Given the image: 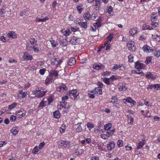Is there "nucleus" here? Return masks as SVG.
<instances>
[{
	"label": "nucleus",
	"mask_w": 160,
	"mask_h": 160,
	"mask_svg": "<svg viewBox=\"0 0 160 160\" xmlns=\"http://www.w3.org/2000/svg\"><path fill=\"white\" fill-rule=\"evenodd\" d=\"M49 18L48 16L45 17V18L42 19L37 18L36 19L37 21L38 22H45L47 20H49Z\"/></svg>",
	"instance_id": "nucleus-32"
},
{
	"label": "nucleus",
	"mask_w": 160,
	"mask_h": 160,
	"mask_svg": "<svg viewBox=\"0 0 160 160\" xmlns=\"http://www.w3.org/2000/svg\"><path fill=\"white\" fill-rule=\"evenodd\" d=\"M84 18L86 20H90L91 17L90 13L89 12H86L85 13L84 16Z\"/></svg>",
	"instance_id": "nucleus-27"
},
{
	"label": "nucleus",
	"mask_w": 160,
	"mask_h": 160,
	"mask_svg": "<svg viewBox=\"0 0 160 160\" xmlns=\"http://www.w3.org/2000/svg\"><path fill=\"white\" fill-rule=\"evenodd\" d=\"M8 37L10 38H14L17 37V35L13 32H10L8 34Z\"/></svg>",
	"instance_id": "nucleus-28"
},
{
	"label": "nucleus",
	"mask_w": 160,
	"mask_h": 160,
	"mask_svg": "<svg viewBox=\"0 0 160 160\" xmlns=\"http://www.w3.org/2000/svg\"><path fill=\"white\" fill-rule=\"evenodd\" d=\"M91 160H99V158L98 156L92 157L90 158Z\"/></svg>",
	"instance_id": "nucleus-63"
},
{
	"label": "nucleus",
	"mask_w": 160,
	"mask_h": 160,
	"mask_svg": "<svg viewBox=\"0 0 160 160\" xmlns=\"http://www.w3.org/2000/svg\"><path fill=\"white\" fill-rule=\"evenodd\" d=\"M68 95L69 96V95L67 93L66 95L62 98V103L63 104H64V105L66 104V102L65 101L68 99Z\"/></svg>",
	"instance_id": "nucleus-36"
},
{
	"label": "nucleus",
	"mask_w": 160,
	"mask_h": 160,
	"mask_svg": "<svg viewBox=\"0 0 160 160\" xmlns=\"http://www.w3.org/2000/svg\"><path fill=\"white\" fill-rule=\"evenodd\" d=\"M52 44V46L53 48H55L56 47V46L58 45L57 42L55 41V40L51 39L49 41Z\"/></svg>",
	"instance_id": "nucleus-38"
},
{
	"label": "nucleus",
	"mask_w": 160,
	"mask_h": 160,
	"mask_svg": "<svg viewBox=\"0 0 160 160\" xmlns=\"http://www.w3.org/2000/svg\"><path fill=\"white\" fill-rule=\"evenodd\" d=\"M45 144V143L44 142H41L39 144V147H38V148H39V149L41 150L42 149V148H43V147H44V146Z\"/></svg>",
	"instance_id": "nucleus-58"
},
{
	"label": "nucleus",
	"mask_w": 160,
	"mask_h": 160,
	"mask_svg": "<svg viewBox=\"0 0 160 160\" xmlns=\"http://www.w3.org/2000/svg\"><path fill=\"white\" fill-rule=\"evenodd\" d=\"M36 46H32V49L33 50V51L36 52H39V50L38 48L36 47H35Z\"/></svg>",
	"instance_id": "nucleus-59"
},
{
	"label": "nucleus",
	"mask_w": 160,
	"mask_h": 160,
	"mask_svg": "<svg viewBox=\"0 0 160 160\" xmlns=\"http://www.w3.org/2000/svg\"><path fill=\"white\" fill-rule=\"evenodd\" d=\"M157 15L156 14H153L151 15V19L152 22L155 21Z\"/></svg>",
	"instance_id": "nucleus-50"
},
{
	"label": "nucleus",
	"mask_w": 160,
	"mask_h": 160,
	"mask_svg": "<svg viewBox=\"0 0 160 160\" xmlns=\"http://www.w3.org/2000/svg\"><path fill=\"white\" fill-rule=\"evenodd\" d=\"M118 87L119 90L121 91H125L127 89L125 86V84L124 83H119Z\"/></svg>",
	"instance_id": "nucleus-14"
},
{
	"label": "nucleus",
	"mask_w": 160,
	"mask_h": 160,
	"mask_svg": "<svg viewBox=\"0 0 160 160\" xmlns=\"http://www.w3.org/2000/svg\"><path fill=\"white\" fill-rule=\"evenodd\" d=\"M151 57H147L146 58V60L145 61L146 63L147 64H148L150 63L151 62Z\"/></svg>",
	"instance_id": "nucleus-49"
},
{
	"label": "nucleus",
	"mask_w": 160,
	"mask_h": 160,
	"mask_svg": "<svg viewBox=\"0 0 160 160\" xmlns=\"http://www.w3.org/2000/svg\"><path fill=\"white\" fill-rule=\"evenodd\" d=\"M146 140L145 139L139 141V142L137 143V149H141L145 145Z\"/></svg>",
	"instance_id": "nucleus-8"
},
{
	"label": "nucleus",
	"mask_w": 160,
	"mask_h": 160,
	"mask_svg": "<svg viewBox=\"0 0 160 160\" xmlns=\"http://www.w3.org/2000/svg\"><path fill=\"white\" fill-rule=\"evenodd\" d=\"M29 43L32 45V46H36L38 45L37 44V41L34 38H31L29 42Z\"/></svg>",
	"instance_id": "nucleus-20"
},
{
	"label": "nucleus",
	"mask_w": 160,
	"mask_h": 160,
	"mask_svg": "<svg viewBox=\"0 0 160 160\" xmlns=\"http://www.w3.org/2000/svg\"><path fill=\"white\" fill-rule=\"evenodd\" d=\"M114 132H115V130L113 129V130H112L110 131H109L108 132H107L106 133V137H109L110 136H112Z\"/></svg>",
	"instance_id": "nucleus-35"
},
{
	"label": "nucleus",
	"mask_w": 160,
	"mask_h": 160,
	"mask_svg": "<svg viewBox=\"0 0 160 160\" xmlns=\"http://www.w3.org/2000/svg\"><path fill=\"white\" fill-rule=\"evenodd\" d=\"M82 7V6H80L79 5L77 6L76 7L79 13H81L82 10L83 9V8Z\"/></svg>",
	"instance_id": "nucleus-51"
},
{
	"label": "nucleus",
	"mask_w": 160,
	"mask_h": 160,
	"mask_svg": "<svg viewBox=\"0 0 160 160\" xmlns=\"http://www.w3.org/2000/svg\"><path fill=\"white\" fill-rule=\"evenodd\" d=\"M128 61L130 62H133V57L132 55H130L128 57Z\"/></svg>",
	"instance_id": "nucleus-60"
},
{
	"label": "nucleus",
	"mask_w": 160,
	"mask_h": 160,
	"mask_svg": "<svg viewBox=\"0 0 160 160\" xmlns=\"http://www.w3.org/2000/svg\"><path fill=\"white\" fill-rule=\"evenodd\" d=\"M146 115L143 114V115H144L146 117H147L149 118L151 117V113L148 110H147L146 111Z\"/></svg>",
	"instance_id": "nucleus-55"
},
{
	"label": "nucleus",
	"mask_w": 160,
	"mask_h": 160,
	"mask_svg": "<svg viewBox=\"0 0 160 160\" xmlns=\"http://www.w3.org/2000/svg\"><path fill=\"white\" fill-rule=\"evenodd\" d=\"M26 113V111L24 109H21L17 113L18 115L19 118H21L24 116Z\"/></svg>",
	"instance_id": "nucleus-13"
},
{
	"label": "nucleus",
	"mask_w": 160,
	"mask_h": 160,
	"mask_svg": "<svg viewBox=\"0 0 160 160\" xmlns=\"http://www.w3.org/2000/svg\"><path fill=\"white\" fill-rule=\"evenodd\" d=\"M87 126L89 130H90L92 128H93L94 127L93 124L92 123L88 122L87 124Z\"/></svg>",
	"instance_id": "nucleus-43"
},
{
	"label": "nucleus",
	"mask_w": 160,
	"mask_h": 160,
	"mask_svg": "<svg viewBox=\"0 0 160 160\" xmlns=\"http://www.w3.org/2000/svg\"><path fill=\"white\" fill-rule=\"evenodd\" d=\"M53 80V79L50 76H49L48 77L45 81V84H49L51 83L52 81Z\"/></svg>",
	"instance_id": "nucleus-19"
},
{
	"label": "nucleus",
	"mask_w": 160,
	"mask_h": 160,
	"mask_svg": "<svg viewBox=\"0 0 160 160\" xmlns=\"http://www.w3.org/2000/svg\"><path fill=\"white\" fill-rule=\"evenodd\" d=\"M128 117V122L132 125L133 123V119L132 116L130 114H128L127 115Z\"/></svg>",
	"instance_id": "nucleus-22"
},
{
	"label": "nucleus",
	"mask_w": 160,
	"mask_h": 160,
	"mask_svg": "<svg viewBox=\"0 0 160 160\" xmlns=\"http://www.w3.org/2000/svg\"><path fill=\"white\" fill-rule=\"evenodd\" d=\"M94 94L93 93V90L90 92L88 94L89 97L91 98H93L94 97Z\"/></svg>",
	"instance_id": "nucleus-62"
},
{
	"label": "nucleus",
	"mask_w": 160,
	"mask_h": 160,
	"mask_svg": "<svg viewBox=\"0 0 160 160\" xmlns=\"http://www.w3.org/2000/svg\"><path fill=\"white\" fill-rule=\"evenodd\" d=\"M70 42L72 44L74 45H76L79 42L78 38L75 36H73L71 38Z\"/></svg>",
	"instance_id": "nucleus-15"
},
{
	"label": "nucleus",
	"mask_w": 160,
	"mask_h": 160,
	"mask_svg": "<svg viewBox=\"0 0 160 160\" xmlns=\"http://www.w3.org/2000/svg\"><path fill=\"white\" fill-rule=\"evenodd\" d=\"M76 62V61L75 58H71L68 59L67 61L68 66H72L74 65Z\"/></svg>",
	"instance_id": "nucleus-9"
},
{
	"label": "nucleus",
	"mask_w": 160,
	"mask_h": 160,
	"mask_svg": "<svg viewBox=\"0 0 160 160\" xmlns=\"http://www.w3.org/2000/svg\"><path fill=\"white\" fill-rule=\"evenodd\" d=\"M152 37L156 41H160V36L157 34H155V35H152Z\"/></svg>",
	"instance_id": "nucleus-47"
},
{
	"label": "nucleus",
	"mask_w": 160,
	"mask_h": 160,
	"mask_svg": "<svg viewBox=\"0 0 160 160\" xmlns=\"http://www.w3.org/2000/svg\"><path fill=\"white\" fill-rule=\"evenodd\" d=\"M32 46L28 42L27 45V49L28 51L32 49Z\"/></svg>",
	"instance_id": "nucleus-53"
},
{
	"label": "nucleus",
	"mask_w": 160,
	"mask_h": 160,
	"mask_svg": "<svg viewBox=\"0 0 160 160\" xmlns=\"http://www.w3.org/2000/svg\"><path fill=\"white\" fill-rule=\"evenodd\" d=\"M82 123H79L76 124V125H78V126L76 129V131L77 132H81L82 130V128L81 126Z\"/></svg>",
	"instance_id": "nucleus-26"
},
{
	"label": "nucleus",
	"mask_w": 160,
	"mask_h": 160,
	"mask_svg": "<svg viewBox=\"0 0 160 160\" xmlns=\"http://www.w3.org/2000/svg\"><path fill=\"white\" fill-rule=\"evenodd\" d=\"M137 32V30L136 29L132 28L130 31V35L131 36H133Z\"/></svg>",
	"instance_id": "nucleus-34"
},
{
	"label": "nucleus",
	"mask_w": 160,
	"mask_h": 160,
	"mask_svg": "<svg viewBox=\"0 0 160 160\" xmlns=\"http://www.w3.org/2000/svg\"><path fill=\"white\" fill-rule=\"evenodd\" d=\"M124 100H125L126 102L130 103V105H131V106H133L136 103V102L130 97H128L126 99H123V102L125 103V101H124Z\"/></svg>",
	"instance_id": "nucleus-6"
},
{
	"label": "nucleus",
	"mask_w": 160,
	"mask_h": 160,
	"mask_svg": "<svg viewBox=\"0 0 160 160\" xmlns=\"http://www.w3.org/2000/svg\"><path fill=\"white\" fill-rule=\"evenodd\" d=\"M135 67L136 69H143L145 67V65L143 63L137 62L135 63Z\"/></svg>",
	"instance_id": "nucleus-7"
},
{
	"label": "nucleus",
	"mask_w": 160,
	"mask_h": 160,
	"mask_svg": "<svg viewBox=\"0 0 160 160\" xmlns=\"http://www.w3.org/2000/svg\"><path fill=\"white\" fill-rule=\"evenodd\" d=\"M94 68L97 69L99 70L101 69H103L104 68V66L101 64H96L94 66Z\"/></svg>",
	"instance_id": "nucleus-31"
},
{
	"label": "nucleus",
	"mask_w": 160,
	"mask_h": 160,
	"mask_svg": "<svg viewBox=\"0 0 160 160\" xmlns=\"http://www.w3.org/2000/svg\"><path fill=\"white\" fill-rule=\"evenodd\" d=\"M17 103H13L12 104L9 105L8 106V109L9 110H11L12 109H13L15 108L16 107Z\"/></svg>",
	"instance_id": "nucleus-39"
},
{
	"label": "nucleus",
	"mask_w": 160,
	"mask_h": 160,
	"mask_svg": "<svg viewBox=\"0 0 160 160\" xmlns=\"http://www.w3.org/2000/svg\"><path fill=\"white\" fill-rule=\"evenodd\" d=\"M115 147V142L113 141H112L107 144V148L108 151H111Z\"/></svg>",
	"instance_id": "nucleus-10"
},
{
	"label": "nucleus",
	"mask_w": 160,
	"mask_h": 160,
	"mask_svg": "<svg viewBox=\"0 0 160 160\" xmlns=\"http://www.w3.org/2000/svg\"><path fill=\"white\" fill-rule=\"evenodd\" d=\"M118 76H115L114 75H112L110 78H109L111 82H112L118 79Z\"/></svg>",
	"instance_id": "nucleus-41"
},
{
	"label": "nucleus",
	"mask_w": 160,
	"mask_h": 160,
	"mask_svg": "<svg viewBox=\"0 0 160 160\" xmlns=\"http://www.w3.org/2000/svg\"><path fill=\"white\" fill-rule=\"evenodd\" d=\"M51 63L53 65L57 66L58 65V58H52L51 59Z\"/></svg>",
	"instance_id": "nucleus-23"
},
{
	"label": "nucleus",
	"mask_w": 160,
	"mask_h": 160,
	"mask_svg": "<svg viewBox=\"0 0 160 160\" xmlns=\"http://www.w3.org/2000/svg\"><path fill=\"white\" fill-rule=\"evenodd\" d=\"M102 81L107 85H109L110 84V82H111L109 78H102Z\"/></svg>",
	"instance_id": "nucleus-29"
},
{
	"label": "nucleus",
	"mask_w": 160,
	"mask_h": 160,
	"mask_svg": "<svg viewBox=\"0 0 160 160\" xmlns=\"http://www.w3.org/2000/svg\"><path fill=\"white\" fill-rule=\"evenodd\" d=\"M120 64H115L113 66L112 68L114 71L119 69L120 70Z\"/></svg>",
	"instance_id": "nucleus-44"
},
{
	"label": "nucleus",
	"mask_w": 160,
	"mask_h": 160,
	"mask_svg": "<svg viewBox=\"0 0 160 160\" xmlns=\"http://www.w3.org/2000/svg\"><path fill=\"white\" fill-rule=\"evenodd\" d=\"M45 71L46 70L45 69L43 68L40 70L39 72L41 75H42L44 74Z\"/></svg>",
	"instance_id": "nucleus-61"
},
{
	"label": "nucleus",
	"mask_w": 160,
	"mask_h": 160,
	"mask_svg": "<svg viewBox=\"0 0 160 160\" xmlns=\"http://www.w3.org/2000/svg\"><path fill=\"white\" fill-rule=\"evenodd\" d=\"M71 33L69 29L66 30L63 32V34L66 36H68L69 35L70 33Z\"/></svg>",
	"instance_id": "nucleus-54"
},
{
	"label": "nucleus",
	"mask_w": 160,
	"mask_h": 160,
	"mask_svg": "<svg viewBox=\"0 0 160 160\" xmlns=\"http://www.w3.org/2000/svg\"><path fill=\"white\" fill-rule=\"evenodd\" d=\"M76 92L77 90H75L74 91H72L71 92H68V94L69 96L72 95L75 99H76L78 96V95L76 94Z\"/></svg>",
	"instance_id": "nucleus-12"
},
{
	"label": "nucleus",
	"mask_w": 160,
	"mask_h": 160,
	"mask_svg": "<svg viewBox=\"0 0 160 160\" xmlns=\"http://www.w3.org/2000/svg\"><path fill=\"white\" fill-rule=\"evenodd\" d=\"M27 95V92H24L22 90H20L18 93V97L20 100H22L26 97Z\"/></svg>",
	"instance_id": "nucleus-4"
},
{
	"label": "nucleus",
	"mask_w": 160,
	"mask_h": 160,
	"mask_svg": "<svg viewBox=\"0 0 160 160\" xmlns=\"http://www.w3.org/2000/svg\"><path fill=\"white\" fill-rule=\"evenodd\" d=\"M53 115L55 118H58L60 117V113L58 111H56L54 112Z\"/></svg>",
	"instance_id": "nucleus-33"
},
{
	"label": "nucleus",
	"mask_w": 160,
	"mask_h": 160,
	"mask_svg": "<svg viewBox=\"0 0 160 160\" xmlns=\"http://www.w3.org/2000/svg\"><path fill=\"white\" fill-rule=\"evenodd\" d=\"M47 101L42 100L40 103L38 108L39 109H42L43 107H45L46 106V104L47 103Z\"/></svg>",
	"instance_id": "nucleus-21"
},
{
	"label": "nucleus",
	"mask_w": 160,
	"mask_h": 160,
	"mask_svg": "<svg viewBox=\"0 0 160 160\" xmlns=\"http://www.w3.org/2000/svg\"><path fill=\"white\" fill-rule=\"evenodd\" d=\"M84 152L83 150L82 149H80L78 151H77L75 152V154L77 155H80L82 154Z\"/></svg>",
	"instance_id": "nucleus-46"
},
{
	"label": "nucleus",
	"mask_w": 160,
	"mask_h": 160,
	"mask_svg": "<svg viewBox=\"0 0 160 160\" xmlns=\"http://www.w3.org/2000/svg\"><path fill=\"white\" fill-rule=\"evenodd\" d=\"M23 57L24 60L26 61L31 60L33 59L32 56L27 52H24Z\"/></svg>",
	"instance_id": "nucleus-5"
},
{
	"label": "nucleus",
	"mask_w": 160,
	"mask_h": 160,
	"mask_svg": "<svg viewBox=\"0 0 160 160\" xmlns=\"http://www.w3.org/2000/svg\"><path fill=\"white\" fill-rule=\"evenodd\" d=\"M87 22H78V23L79 25H80L81 27H82L84 28H87Z\"/></svg>",
	"instance_id": "nucleus-37"
},
{
	"label": "nucleus",
	"mask_w": 160,
	"mask_h": 160,
	"mask_svg": "<svg viewBox=\"0 0 160 160\" xmlns=\"http://www.w3.org/2000/svg\"><path fill=\"white\" fill-rule=\"evenodd\" d=\"M112 127V124L110 123H108L105 125L104 127L105 130H108L110 129Z\"/></svg>",
	"instance_id": "nucleus-42"
},
{
	"label": "nucleus",
	"mask_w": 160,
	"mask_h": 160,
	"mask_svg": "<svg viewBox=\"0 0 160 160\" xmlns=\"http://www.w3.org/2000/svg\"><path fill=\"white\" fill-rule=\"evenodd\" d=\"M60 86L62 91L66 90L67 89V88L65 84H62Z\"/></svg>",
	"instance_id": "nucleus-57"
},
{
	"label": "nucleus",
	"mask_w": 160,
	"mask_h": 160,
	"mask_svg": "<svg viewBox=\"0 0 160 160\" xmlns=\"http://www.w3.org/2000/svg\"><path fill=\"white\" fill-rule=\"evenodd\" d=\"M143 51L146 53L153 52L154 49L147 45H144L142 47Z\"/></svg>",
	"instance_id": "nucleus-3"
},
{
	"label": "nucleus",
	"mask_w": 160,
	"mask_h": 160,
	"mask_svg": "<svg viewBox=\"0 0 160 160\" xmlns=\"http://www.w3.org/2000/svg\"><path fill=\"white\" fill-rule=\"evenodd\" d=\"M70 142L68 141H62L61 142V145L65 147H67L68 145L70 144Z\"/></svg>",
	"instance_id": "nucleus-25"
},
{
	"label": "nucleus",
	"mask_w": 160,
	"mask_h": 160,
	"mask_svg": "<svg viewBox=\"0 0 160 160\" xmlns=\"http://www.w3.org/2000/svg\"><path fill=\"white\" fill-rule=\"evenodd\" d=\"M153 52L155 56L158 57L160 56V51H156L154 50Z\"/></svg>",
	"instance_id": "nucleus-48"
},
{
	"label": "nucleus",
	"mask_w": 160,
	"mask_h": 160,
	"mask_svg": "<svg viewBox=\"0 0 160 160\" xmlns=\"http://www.w3.org/2000/svg\"><path fill=\"white\" fill-rule=\"evenodd\" d=\"M16 117L14 115H12L10 118V120L12 122H14L16 120Z\"/></svg>",
	"instance_id": "nucleus-64"
},
{
	"label": "nucleus",
	"mask_w": 160,
	"mask_h": 160,
	"mask_svg": "<svg viewBox=\"0 0 160 160\" xmlns=\"http://www.w3.org/2000/svg\"><path fill=\"white\" fill-rule=\"evenodd\" d=\"M117 145L119 147H122L123 146V142L122 140H119L117 142Z\"/></svg>",
	"instance_id": "nucleus-45"
},
{
	"label": "nucleus",
	"mask_w": 160,
	"mask_h": 160,
	"mask_svg": "<svg viewBox=\"0 0 160 160\" xmlns=\"http://www.w3.org/2000/svg\"><path fill=\"white\" fill-rule=\"evenodd\" d=\"M47 92L46 90H44L43 89H40L33 91L32 92L33 94L35 95V97L40 98L44 96Z\"/></svg>",
	"instance_id": "nucleus-1"
},
{
	"label": "nucleus",
	"mask_w": 160,
	"mask_h": 160,
	"mask_svg": "<svg viewBox=\"0 0 160 160\" xmlns=\"http://www.w3.org/2000/svg\"><path fill=\"white\" fill-rule=\"evenodd\" d=\"M58 71L55 70H51L49 73V75L53 77H57L58 76Z\"/></svg>",
	"instance_id": "nucleus-18"
},
{
	"label": "nucleus",
	"mask_w": 160,
	"mask_h": 160,
	"mask_svg": "<svg viewBox=\"0 0 160 160\" xmlns=\"http://www.w3.org/2000/svg\"><path fill=\"white\" fill-rule=\"evenodd\" d=\"M100 0H95L96 4L94 6V9L96 10H97L98 9L100 6Z\"/></svg>",
	"instance_id": "nucleus-30"
},
{
	"label": "nucleus",
	"mask_w": 160,
	"mask_h": 160,
	"mask_svg": "<svg viewBox=\"0 0 160 160\" xmlns=\"http://www.w3.org/2000/svg\"><path fill=\"white\" fill-rule=\"evenodd\" d=\"M106 12L108 14H111L113 10V8L111 6L108 7Z\"/></svg>",
	"instance_id": "nucleus-40"
},
{
	"label": "nucleus",
	"mask_w": 160,
	"mask_h": 160,
	"mask_svg": "<svg viewBox=\"0 0 160 160\" xmlns=\"http://www.w3.org/2000/svg\"><path fill=\"white\" fill-rule=\"evenodd\" d=\"M146 77L148 79H155L156 78L155 76L150 72H148L146 74Z\"/></svg>",
	"instance_id": "nucleus-16"
},
{
	"label": "nucleus",
	"mask_w": 160,
	"mask_h": 160,
	"mask_svg": "<svg viewBox=\"0 0 160 160\" xmlns=\"http://www.w3.org/2000/svg\"><path fill=\"white\" fill-rule=\"evenodd\" d=\"M94 94H97V95H102V89L99 87L96 88L93 90Z\"/></svg>",
	"instance_id": "nucleus-11"
},
{
	"label": "nucleus",
	"mask_w": 160,
	"mask_h": 160,
	"mask_svg": "<svg viewBox=\"0 0 160 160\" xmlns=\"http://www.w3.org/2000/svg\"><path fill=\"white\" fill-rule=\"evenodd\" d=\"M28 68L30 70L32 71L36 70L37 68V67L33 66L32 67H28Z\"/></svg>",
	"instance_id": "nucleus-56"
},
{
	"label": "nucleus",
	"mask_w": 160,
	"mask_h": 160,
	"mask_svg": "<svg viewBox=\"0 0 160 160\" xmlns=\"http://www.w3.org/2000/svg\"><path fill=\"white\" fill-rule=\"evenodd\" d=\"M127 47L129 50L132 52H135L136 50V47L135 43L133 42H129L127 44Z\"/></svg>",
	"instance_id": "nucleus-2"
},
{
	"label": "nucleus",
	"mask_w": 160,
	"mask_h": 160,
	"mask_svg": "<svg viewBox=\"0 0 160 160\" xmlns=\"http://www.w3.org/2000/svg\"><path fill=\"white\" fill-rule=\"evenodd\" d=\"M38 152V149L37 146H35L33 150V153L35 154H36Z\"/></svg>",
	"instance_id": "nucleus-52"
},
{
	"label": "nucleus",
	"mask_w": 160,
	"mask_h": 160,
	"mask_svg": "<svg viewBox=\"0 0 160 160\" xmlns=\"http://www.w3.org/2000/svg\"><path fill=\"white\" fill-rule=\"evenodd\" d=\"M114 35L111 33H109V35L107 37V41L105 42V45H106L108 42L110 43L113 38Z\"/></svg>",
	"instance_id": "nucleus-17"
},
{
	"label": "nucleus",
	"mask_w": 160,
	"mask_h": 160,
	"mask_svg": "<svg viewBox=\"0 0 160 160\" xmlns=\"http://www.w3.org/2000/svg\"><path fill=\"white\" fill-rule=\"evenodd\" d=\"M18 131L19 130L18 128L16 127H13L11 130V132L14 135L17 134L18 133Z\"/></svg>",
	"instance_id": "nucleus-24"
}]
</instances>
